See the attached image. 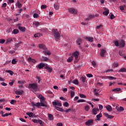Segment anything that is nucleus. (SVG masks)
<instances>
[{
    "label": "nucleus",
    "instance_id": "obj_1",
    "mask_svg": "<svg viewBox=\"0 0 126 126\" xmlns=\"http://www.w3.org/2000/svg\"><path fill=\"white\" fill-rule=\"evenodd\" d=\"M53 33L56 41H59L61 38V34L58 32V30H53Z\"/></svg>",
    "mask_w": 126,
    "mask_h": 126
},
{
    "label": "nucleus",
    "instance_id": "obj_2",
    "mask_svg": "<svg viewBox=\"0 0 126 126\" xmlns=\"http://www.w3.org/2000/svg\"><path fill=\"white\" fill-rule=\"evenodd\" d=\"M28 88L30 89H33L34 91H37L38 90V85L35 83L30 84L29 85Z\"/></svg>",
    "mask_w": 126,
    "mask_h": 126
},
{
    "label": "nucleus",
    "instance_id": "obj_3",
    "mask_svg": "<svg viewBox=\"0 0 126 126\" xmlns=\"http://www.w3.org/2000/svg\"><path fill=\"white\" fill-rule=\"evenodd\" d=\"M52 104L54 106H55V107H57V106H58L59 107H62V103L59 101L55 100L54 101L52 102Z\"/></svg>",
    "mask_w": 126,
    "mask_h": 126
},
{
    "label": "nucleus",
    "instance_id": "obj_4",
    "mask_svg": "<svg viewBox=\"0 0 126 126\" xmlns=\"http://www.w3.org/2000/svg\"><path fill=\"white\" fill-rule=\"evenodd\" d=\"M68 10L70 12V13H72L73 14H77V10H76L73 8H68Z\"/></svg>",
    "mask_w": 126,
    "mask_h": 126
},
{
    "label": "nucleus",
    "instance_id": "obj_5",
    "mask_svg": "<svg viewBox=\"0 0 126 126\" xmlns=\"http://www.w3.org/2000/svg\"><path fill=\"white\" fill-rule=\"evenodd\" d=\"M94 123V120H93V119H91V120H88L85 123V125L86 126H92Z\"/></svg>",
    "mask_w": 126,
    "mask_h": 126
},
{
    "label": "nucleus",
    "instance_id": "obj_6",
    "mask_svg": "<svg viewBox=\"0 0 126 126\" xmlns=\"http://www.w3.org/2000/svg\"><path fill=\"white\" fill-rule=\"evenodd\" d=\"M79 52L78 51H75L73 54V56L74 58H75V60H78V57H79Z\"/></svg>",
    "mask_w": 126,
    "mask_h": 126
},
{
    "label": "nucleus",
    "instance_id": "obj_7",
    "mask_svg": "<svg viewBox=\"0 0 126 126\" xmlns=\"http://www.w3.org/2000/svg\"><path fill=\"white\" fill-rule=\"evenodd\" d=\"M24 91L23 90H17L15 92V93L16 95H22V94H23L24 93Z\"/></svg>",
    "mask_w": 126,
    "mask_h": 126
},
{
    "label": "nucleus",
    "instance_id": "obj_8",
    "mask_svg": "<svg viewBox=\"0 0 126 126\" xmlns=\"http://www.w3.org/2000/svg\"><path fill=\"white\" fill-rule=\"evenodd\" d=\"M45 68L48 70V72H52L53 71V67H50L48 65L45 66Z\"/></svg>",
    "mask_w": 126,
    "mask_h": 126
},
{
    "label": "nucleus",
    "instance_id": "obj_9",
    "mask_svg": "<svg viewBox=\"0 0 126 126\" xmlns=\"http://www.w3.org/2000/svg\"><path fill=\"white\" fill-rule=\"evenodd\" d=\"M32 107H38V108H39V107L41 106V103L37 102L36 103H35L34 102H32Z\"/></svg>",
    "mask_w": 126,
    "mask_h": 126
},
{
    "label": "nucleus",
    "instance_id": "obj_10",
    "mask_svg": "<svg viewBox=\"0 0 126 126\" xmlns=\"http://www.w3.org/2000/svg\"><path fill=\"white\" fill-rule=\"evenodd\" d=\"M116 109L117 112H120V113H121V112H123V111L125 110L124 107L122 106H120L119 107H116Z\"/></svg>",
    "mask_w": 126,
    "mask_h": 126
},
{
    "label": "nucleus",
    "instance_id": "obj_11",
    "mask_svg": "<svg viewBox=\"0 0 126 126\" xmlns=\"http://www.w3.org/2000/svg\"><path fill=\"white\" fill-rule=\"evenodd\" d=\"M40 106L41 107H45L46 108H47V107H48V105H47V102L45 101H42L40 102Z\"/></svg>",
    "mask_w": 126,
    "mask_h": 126
},
{
    "label": "nucleus",
    "instance_id": "obj_12",
    "mask_svg": "<svg viewBox=\"0 0 126 126\" xmlns=\"http://www.w3.org/2000/svg\"><path fill=\"white\" fill-rule=\"evenodd\" d=\"M43 53L45 56H50L52 54L49 50H44Z\"/></svg>",
    "mask_w": 126,
    "mask_h": 126
},
{
    "label": "nucleus",
    "instance_id": "obj_13",
    "mask_svg": "<svg viewBox=\"0 0 126 126\" xmlns=\"http://www.w3.org/2000/svg\"><path fill=\"white\" fill-rule=\"evenodd\" d=\"M126 45V43L124 41V40H121L120 43H119V47H125Z\"/></svg>",
    "mask_w": 126,
    "mask_h": 126
},
{
    "label": "nucleus",
    "instance_id": "obj_14",
    "mask_svg": "<svg viewBox=\"0 0 126 126\" xmlns=\"http://www.w3.org/2000/svg\"><path fill=\"white\" fill-rule=\"evenodd\" d=\"M95 16L94 15H90L88 18H86L85 19L86 21H90V20H91L92 18H94Z\"/></svg>",
    "mask_w": 126,
    "mask_h": 126
},
{
    "label": "nucleus",
    "instance_id": "obj_15",
    "mask_svg": "<svg viewBox=\"0 0 126 126\" xmlns=\"http://www.w3.org/2000/svg\"><path fill=\"white\" fill-rule=\"evenodd\" d=\"M28 62H29V63H35L36 62V60L32 59V58H31V57H29L28 59Z\"/></svg>",
    "mask_w": 126,
    "mask_h": 126
},
{
    "label": "nucleus",
    "instance_id": "obj_16",
    "mask_svg": "<svg viewBox=\"0 0 126 126\" xmlns=\"http://www.w3.org/2000/svg\"><path fill=\"white\" fill-rule=\"evenodd\" d=\"M98 112H99V109L98 108H94L93 109V114H94V115H97Z\"/></svg>",
    "mask_w": 126,
    "mask_h": 126
},
{
    "label": "nucleus",
    "instance_id": "obj_17",
    "mask_svg": "<svg viewBox=\"0 0 126 126\" xmlns=\"http://www.w3.org/2000/svg\"><path fill=\"white\" fill-rule=\"evenodd\" d=\"M104 10H105L104 12H103V14L104 15H108L109 14V9H107L106 7L104 8Z\"/></svg>",
    "mask_w": 126,
    "mask_h": 126
},
{
    "label": "nucleus",
    "instance_id": "obj_18",
    "mask_svg": "<svg viewBox=\"0 0 126 126\" xmlns=\"http://www.w3.org/2000/svg\"><path fill=\"white\" fill-rule=\"evenodd\" d=\"M45 65H46V64H45V63H39L37 67L41 69V68H43V67H44V66H45Z\"/></svg>",
    "mask_w": 126,
    "mask_h": 126
},
{
    "label": "nucleus",
    "instance_id": "obj_19",
    "mask_svg": "<svg viewBox=\"0 0 126 126\" xmlns=\"http://www.w3.org/2000/svg\"><path fill=\"white\" fill-rule=\"evenodd\" d=\"M102 114L100 113L99 114L96 115V121H98V122H100V118H102Z\"/></svg>",
    "mask_w": 126,
    "mask_h": 126
},
{
    "label": "nucleus",
    "instance_id": "obj_20",
    "mask_svg": "<svg viewBox=\"0 0 126 126\" xmlns=\"http://www.w3.org/2000/svg\"><path fill=\"white\" fill-rule=\"evenodd\" d=\"M55 109L57 110V111H59L60 112H64V110L62 107L55 106Z\"/></svg>",
    "mask_w": 126,
    "mask_h": 126
},
{
    "label": "nucleus",
    "instance_id": "obj_21",
    "mask_svg": "<svg viewBox=\"0 0 126 126\" xmlns=\"http://www.w3.org/2000/svg\"><path fill=\"white\" fill-rule=\"evenodd\" d=\"M13 40H12V38H8L7 39L6 41V44H10L12 42Z\"/></svg>",
    "mask_w": 126,
    "mask_h": 126
},
{
    "label": "nucleus",
    "instance_id": "obj_22",
    "mask_svg": "<svg viewBox=\"0 0 126 126\" xmlns=\"http://www.w3.org/2000/svg\"><path fill=\"white\" fill-rule=\"evenodd\" d=\"M37 97L39 98V99H40V102H42L45 100V97L43 96L42 94H39Z\"/></svg>",
    "mask_w": 126,
    "mask_h": 126
},
{
    "label": "nucleus",
    "instance_id": "obj_23",
    "mask_svg": "<svg viewBox=\"0 0 126 126\" xmlns=\"http://www.w3.org/2000/svg\"><path fill=\"white\" fill-rule=\"evenodd\" d=\"M106 108L107 111H108L109 112H112V106H111V105H106Z\"/></svg>",
    "mask_w": 126,
    "mask_h": 126
},
{
    "label": "nucleus",
    "instance_id": "obj_24",
    "mask_svg": "<svg viewBox=\"0 0 126 126\" xmlns=\"http://www.w3.org/2000/svg\"><path fill=\"white\" fill-rule=\"evenodd\" d=\"M18 29H19L20 31H22V32H25V31H26V28L25 27H19Z\"/></svg>",
    "mask_w": 126,
    "mask_h": 126
},
{
    "label": "nucleus",
    "instance_id": "obj_25",
    "mask_svg": "<svg viewBox=\"0 0 126 126\" xmlns=\"http://www.w3.org/2000/svg\"><path fill=\"white\" fill-rule=\"evenodd\" d=\"M32 24L34 25L35 27H39V26H40V22H33Z\"/></svg>",
    "mask_w": 126,
    "mask_h": 126
},
{
    "label": "nucleus",
    "instance_id": "obj_26",
    "mask_svg": "<svg viewBox=\"0 0 126 126\" xmlns=\"http://www.w3.org/2000/svg\"><path fill=\"white\" fill-rule=\"evenodd\" d=\"M112 91L113 92H120L122 91V89H121L120 88H117L112 90Z\"/></svg>",
    "mask_w": 126,
    "mask_h": 126
},
{
    "label": "nucleus",
    "instance_id": "obj_27",
    "mask_svg": "<svg viewBox=\"0 0 126 126\" xmlns=\"http://www.w3.org/2000/svg\"><path fill=\"white\" fill-rule=\"evenodd\" d=\"M73 61V56H70L67 59V62L68 63H71Z\"/></svg>",
    "mask_w": 126,
    "mask_h": 126
},
{
    "label": "nucleus",
    "instance_id": "obj_28",
    "mask_svg": "<svg viewBox=\"0 0 126 126\" xmlns=\"http://www.w3.org/2000/svg\"><path fill=\"white\" fill-rule=\"evenodd\" d=\"M93 37H90L88 36L86 37V39H87L89 42H93Z\"/></svg>",
    "mask_w": 126,
    "mask_h": 126
},
{
    "label": "nucleus",
    "instance_id": "obj_29",
    "mask_svg": "<svg viewBox=\"0 0 126 126\" xmlns=\"http://www.w3.org/2000/svg\"><path fill=\"white\" fill-rule=\"evenodd\" d=\"M54 8L55 10H59V9H60V4H54Z\"/></svg>",
    "mask_w": 126,
    "mask_h": 126
},
{
    "label": "nucleus",
    "instance_id": "obj_30",
    "mask_svg": "<svg viewBox=\"0 0 126 126\" xmlns=\"http://www.w3.org/2000/svg\"><path fill=\"white\" fill-rule=\"evenodd\" d=\"M48 119L49 121H53L54 120V116L51 114H48Z\"/></svg>",
    "mask_w": 126,
    "mask_h": 126
},
{
    "label": "nucleus",
    "instance_id": "obj_31",
    "mask_svg": "<svg viewBox=\"0 0 126 126\" xmlns=\"http://www.w3.org/2000/svg\"><path fill=\"white\" fill-rule=\"evenodd\" d=\"M38 47L39 48H40V49H43V50H46V46H45V45L44 44H39Z\"/></svg>",
    "mask_w": 126,
    "mask_h": 126
},
{
    "label": "nucleus",
    "instance_id": "obj_32",
    "mask_svg": "<svg viewBox=\"0 0 126 126\" xmlns=\"http://www.w3.org/2000/svg\"><path fill=\"white\" fill-rule=\"evenodd\" d=\"M105 53H106V50L102 49L100 51V56L101 57H104L105 55Z\"/></svg>",
    "mask_w": 126,
    "mask_h": 126
},
{
    "label": "nucleus",
    "instance_id": "obj_33",
    "mask_svg": "<svg viewBox=\"0 0 126 126\" xmlns=\"http://www.w3.org/2000/svg\"><path fill=\"white\" fill-rule=\"evenodd\" d=\"M118 71L119 72H126V68L125 67L122 68Z\"/></svg>",
    "mask_w": 126,
    "mask_h": 126
},
{
    "label": "nucleus",
    "instance_id": "obj_34",
    "mask_svg": "<svg viewBox=\"0 0 126 126\" xmlns=\"http://www.w3.org/2000/svg\"><path fill=\"white\" fill-rule=\"evenodd\" d=\"M81 80H82V82L84 83L86 81V77L85 76L81 77Z\"/></svg>",
    "mask_w": 126,
    "mask_h": 126
},
{
    "label": "nucleus",
    "instance_id": "obj_35",
    "mask_svg": "<svg viewBox=\"0 0 126 126\" xmlns=\"http://www.w3.org/2000/svg\"><path fill=\"white\" fill-rule=\"evenodd\" d=\"M73 83L75 84L76 85H78L79 84V82H78V80L75 79L73 81Z\"/></svg>",
    "mask_w": 126,
    "mask_h": 126
},
{
    "label": "nucleus",
    "instance_id": "obj_36",
    "mask_svg": "<svg viewBox=\"0 0 126 126\" xmlns=\"http://www.w3.org/2000/svg\"><path fill=\"white\" fill-rule=\"evenodd\" d=\"M16 5L18 7V8H21V7H22V5L21 3H19V2H17Z\"/></svg>",
    "mask_w": 126,
    "mask_h": 126
},
{
    "label": "nucleus",
    "instance_id": "obj_37",
    "mask_svg": "<svg viewBox=\"0 0 126 126\" xmlns=\"http://www.w3.org/2000/svg\"><path fill=\"white\" fill-rule=\"evenodd\" d=\"M18 33H19V31H18V30L17 29H15L12 32V34H18Z\"/></svg>",
    "mask_w": 126,
    "mask_h": 126
},
{
    "label": "nucleus",
    "instance_id": "obj_38",
    "mask_svg": "<svg viewBox=\"0 0 126 126\" xmlns=\"http://www.w3.org/2000/svg\"><path fill=\"white\" fill-rule=\"evenodd\" d=\"M37 81H38V83H41L42 82V79L39 76L36 77Z\"/></svg>",
    "mask_w": 126,
    "mask_h": 126
},
{
    "label": "nucleus",
    "instance_id": "obj_39",
    "mask_svg": "<svg viewBox=\"0 0 126 126\" xmlns=\"http://www.w3.org/2000/svg\"><path fill=\"white\" fill-rule=\"evenodd\" d=\"M6 72H7V73H9L10 75H13V72L10 70H6Z\"/></svg>",
    "mask_w": 126,
    "mask_h": 126
},
{
    "label": "nucleus",
    "instance_id": "obj_40",
    "mask_svg": "<svg viewBox=\"0 0 126 126\" xmlns=\"http://www.w3.org/2000/svg\"><path fill=\"white\" fill-rule=\"evenodd\" d=\"M42 60L43 61V62H48V61H49V59L47 57H42Z\"/></svg>",
    "mask_w": 126,
    "mask_h": 126
},
{
    "label": "nucleus",
    "instance_id": "obj_41",
    "mask_svg": "<svg viewBox=\"0 0 126 126\" xmlns=\"http://www.w3.org/2000/svg\"><path fill=\"white\" fill-rule=\"evenodd\" d=\"M82 42V39L81 38H78L77 40V43H78V45H80V43Z\"/></svg>",
    "mask_w": 126,
    "mask_h": 126
},
{
    "label": "nucleus",
    "instance_id": "obj_42",
    "mask_svg": "<svg viewBox=\"0 0 126 126\" xmlns=\"http://www.w3.org/2000/svg\"><path fill=\"white\" fill-rule=\"evenodd\" d=\"M16 63H17V61H16V60H15V59H13L12 60V64H16Z\"/></svg>",
    "mask_w": 126,
    "mask_h": 126
},
{
    "label": "nucleus",
    "instance_id": "obj_43",
    "mask_svg": "<svg viewBox=\"0 0 126 126\" xmlns=\"http://www.w3.org/2000/svg\"><path fill=\"white\" fill-rule=\"evenodd\" d=\"M112 66H113V67H118V66H119V63H115L113 64Z\"/></svg>",
    "mask_w": 126,
    "mask_h": 126
},
{
    "label": "nucleus",
    "instance_id": "obj_44",
    "mask_svg": "<svg viewBox=\"0 0 126 126\" xmlns=\"http://www.w3.org/2000/svg\"><path fill=\"white\" fill-rule=\"evenodd\" d=\"M83 102H86V100L84 99H79L77 100V103H83Z\"/></svg>",
    "mask_w": 126,
    "mask_h": 126
},
{
    "label": "nucleus",
    "instance_id": "obj_45",
    "mask_svg": "<svg viewBox=\"0 0 126 126\" xmlns=\"http://www.w3.org/2000/svg\"><path fill=\"white\" fill-rule=\"evenodd\" d=\"M70 93H71V98H72L74 96L75 93H74V92L72 91H71Z\"/></svg>",
    "mask_w": 126,
    "mask_h": 126
},
{
    "label": "nucleus",
    "instance_id": "obj_46",
    "mask_svg": "<svg viewBox=\"0 0 126 126\" xmlns=\"http://www.w3.org/2000/svg\"><path fill=\"white\" fill-rule=\"evenodd\" d=\"M15 103H16V100L14 99H12L10 101V104H11L12 105H14V104H15Z\"/></svg>",
    "mask_w": 126,
    "mask_h": 126
},
{
    "label": "nucleus",
    "instance_id": "obj_47",
    "mask_svg": "<svg viewBox=\"0 0 126 126\" xmlns=\"http://www.w3.org/2000/svg\"><path fill=\"white\" fill-rule=\"evenodd\" d=\"M18 83H19V84H20L21 85H23V84H24V83H25V81H18Z\"/></svg>",
    "mask_w": 126,
    "mask_h": 126
},
{
    "label": "nucleus",
    "instance_id": "obj_48",
    "mask_svg": "<svg viewBox=\"0 0 126 126\" xmlns=\"http://www.w3.org/2000/svg\"><path fill=\"white\" fill-rule=\"evenodd\" d=\"M33 16L34 18H38L39 17V14L37 13H34L33 14Z\"/></svg>",
    "mask_w": 126,
    "mask_h": 126
},
{
    "label": "nucleus",
    "instance_id": "obj_49",
    "mask_svg": "<svg viewBox=\"0 0 126 126\" xmlns=\"http://www.w3.org/2000/svg\"><path fill=\"white\" fill-rule=\"evenodd\" d=\"M108 78L110 79V80H114L117 79L116 78L111 76H108Z\"/></svg>",
    "mask_w": 126,
    "mask_h": 126
},
{
    "label": "nucleus",
    "instance_id": "obj_50",
    "mask_svg": "<svg viewBox=\"0 0 126 126\" xmlns=\"http://www.w3.org/2000/svg\"><path fill=\"white\" fill-rule=\"evenodd\" d=\"M89 109H90L89 106L86 105L85 106V111H87L88 112V111H89Z\"/></svg>",
    "mask_w": 126,
    "mask_h": 126
},
{
    "label": "nucleus",
    "instance_id": "obj_51",
    "mask_svg": "<svg viewBox=\"0 0 126 126\" xmlns=\"http://www.w3.org/2000/svg\"><path fill=\"white\" fill-rule=\"evenodd\" d=\"M41 33H36L34 35V37L35 38H37L38 37H40V36H41Z\"/></svg>",
    "mask_w": 126,
    "mask_h": 126
},
{
    "label": "nucleus",
    "instance_id": "obj_52",
    "mask_svg": "<svg viewBox=\"0 0 126 126\" xmlns=\"http://www.w3.org/2000/svg\"><path fill=\"white\" fill-rule=\"evenodd\" d=\"M27 115L29 116V117H31L32 116H33V113L32 112H28L27 113Z\"/></svg>",
    "mask_w": 126,
    "mask_h": 126
},
{
    "label": "nucleus",
    "instance_id": "obj_53",
    "mask_svg": "<svg viewBox=\"0 0 126 126\" xmlns=\"http://www.w3.org/2000/svg\"><path fill=\"white\" fill-rule=\"evenodd\" d=\"M114 44H115V46H116V47H118V46H119V41H115L114 42Z\"/></svg>",
    "mask_w": 126,
    "mask_h": 126
},
{
    "label": "nucleus",
    "instance_id": "obj_54",
    "mask_svg": "<svg viewBox=\"0 0 126 126\" xmlns=\"http://www.w3.org/2000/svg\"><path fill=\"white\" fill-rule=\"evenodd\" d=\"M79 96L80 97V98H86V96L85 95L83 94H80Z\"/></svg>",
    "mask_w": 126,
    "mask_h": 126
},
{
    "label": "nucleus",
    "instance_id": "obj_55",
    "mask_svg": "<svg viewBox=\"0 0 126 126\" xmlns=\"http://www.w3.org/2000/svg\"><path fill=\"white\" fill-rule=\"evenodd\" d=\"M64 107H68V103L67 102H65L64 103V104H63Z\"/></svg>",
    "mask_w": 126,
    "mask_h": 126
},
{
    "label": "nucleus",
    "instance_id": "obj_56",
    "mask_svg": "<svg viewBox=\"0 0 126 126\" xmlns=\"http://www.w3.org/2000/svg\"><path fill=\"white\" fill-rule=\"evenodd\" d=\"M41 8L42 9H45V8H47V5H42L41 6Z\"/></svg>",
    "mask_w": 126,
    "mask_h": 126
},
{
    "label": "nucleus",
    "instance_id": "obj_57",
    "mask_svg": "<svg viewBox=\"0 0 126 126\" xmlns=\"http://www.w3.org/2000/svg\"><path fill=\"white\" fill-rule=\"evenodd\" d=\"M4 42H5V40L2 39H0V44H3Z\"/></svg>",
    "mask_w": 126,
    "mask_h": 126
},
{
    "label": "nucleus",
    "instance_id": "obj_58",
    "mask_svg": "<svg viewBox=\"0 0 126 126\" xmlns=\"http://www.w3.org/2000/svg\"><path fill=\"white\" fill-rule=\"evenodd\" d=\"M64 112H65V113H69V112H71V109L68 108V109L64 110Z\"/></svg>",
    "mask_w": 126,
    "mask_h": 126
},
{
    "label": "nucleus",
    "instance_id": "obj_59",
    "mask_svg": "<svg viewBox=\"0 0 126 126\" xmlns=\"http://www.w3.org/2000/svg\"><path fill=\"white\" fill-rule=\"evenodd\" d=\"M119 8L123 11L125 9V6H120Z\"/></svg>",
    "mask_w": 126,
    "mask_h": 126
},
{
    "label": "nucleus",
    "instance_id": "obj_60",
    "mask_svg": "<svg viewBox=\"0 0 126 126\" xmlns=\"http://www.w3.org/2000/svg\"><path fill=\"white\" fill-rule=\"evenodd\" d=\"M56 126H63V123L61 122H59L57 124Z\"/></svg>",
    "mask_w": 126,
    "mask_h": 126
},
{
    "label": "nucleus",
    "instance_id": "obj_61",
    "mask_svg": "<svg viewBox=\"0 0 126 126\" xmlns=\"http://www.w3.org/2000/svg\"><path fill=\"white\" fill-rule=\"evenodd\" d=\"M87 77H93V75H92V74H87Z\"/></svg>",
    "mask_w": 126,
    "mask_h": 126
},
{
    "label": "nucleus",
    "instance_id": "obj_62",
    "mask_svg": "<svg viewBox=\"0 0 126 126\" xmlns=\"http://www.w3.org/2000/svg\"><path fill=\"white\" fill-rule=\"evenodd\" d=\"M0 84L2 86H6V85H7V84H6V83H4V82H2L0 83Z\"/></svg>",
    "mask_w": 126,
    "mask_h": 126
},
{
    "label": "nucleus",
    "instance_id": "obj_63",
    "mask_svg": "<svg viewBox=\"0 0 126 126\" xmlns=\"http://www.w3.org/2000/svg\"><path fill=\"white\" fill-rule=\"evenodd\" d=\"M99 110H103V105L99 104L98 105Z\"/></svg>",
    "mask_w": 126,
    "mask_h": 126
},
{
    "label": "nucleus",
    "instance_id": "obj_64",
    "mask_svg": "<svg viewBox=\"0 0 126 126\" xmlns=\"http://www.w3.org/2000/svg\"><path fill=\"white\" fill-rule=\"evenodd\" d=\"M102 26H103L102 25H98L96 26V29H100V28L102 27Z\"/></svg>",
    "mask_w": 126,
    "mask_h": 126
}]
</instances>
